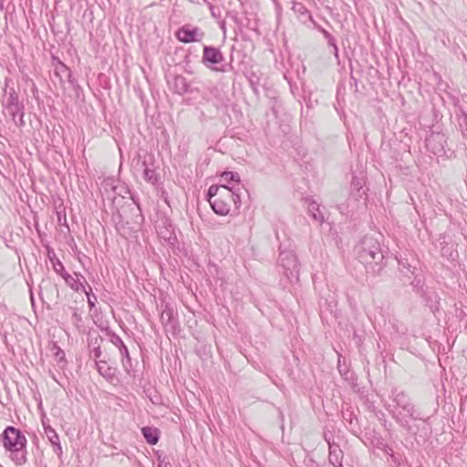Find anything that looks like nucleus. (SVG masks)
Listing matches in <instances>:
<instances>
[{"instance_id": "13", "label": "nucleus", "mask_w": 467, "mask_h": 467, "mask_svg": "<svg viewBox=\"0 0 467 467\" xmlns=\"http://www.w3.org/2000/svg\"><path fill=\"white\" fill-rule=\"evenodd\" d=\"M96 368L99 375L107 381L112 382L116 379V368L109 366L106 361H96Z\"/></svg>"}, {"instance_id": "14", "label": "nucleus", "mask_w": 467, "mask_h": 467, "mask_svg": "<svg viewBox=\"0 0 467 467\" xmlns=\"http://www.w3.org/2000/svg\"><path fill=\"white\" fill-rule=\"evenodd\" d=\"M292 10L297 16V17L304 23H306L307 20H313L309 11L301 3L292 1Z\"/></svg>"}, {"instance_id": "26", "label": "nucleus", "mask_w": 467, "mask_h": 467, "mask_svg": "<svg viewBox=\"0 0 467 467\" xmlns=\"http://www.w3.org/2000/svg\"><path fill=\"white\" fill-rule=\"evenodd\" d=\"M87 296L88 304L90 308H93L97 302V296L94 294H91V287L88 285V290L84 292Z\"/></svg>"}, {"instance_id": "17", "label": "nucleus", "mask_w": 467, "mask_h": 467, "mask_svg": "<svg viewBox=\"0 0 467 467\" xmlns=\"http://www.w3.org/2000/svg\"><path fill=\"white\" fill-rule=\"evenodd\" d=\"M141 432L148 443L154 445L158 442L160 438L158 429L151 427H144L141 429Z\"/></svg>"}, {"instance_id": "22", "label": "nucleus", "mask_w": 467, "mask_h": 467, "mask_svg": "<svg viewBox=\"0 0 467 467\" xmlns=\"http://www.w3.org/2000/svg\"><path fill=\"white\" fill-rule=\"evenodd\" d=\"M45 434L47 437L48 441L53 443H57L59 441V437L56 431L50 426H44Z\"/></svg>"}, {"instance_id": "8", "label": "nucleus", "mask_w": 467, "mask_h": 467, "mask_svg": "<svg viewBox=\"0 0 467 467\" xmlns=\"http://www.w3.org/2000/svg\"><path fill=\"white\" fill-rule=\"evenodd\" d=\"M393 407L401 409L403 415L406 417L414 416V406L411 404L410 398L403 391L393 389L391 394Z\"/></svg>"}, {"instance_id": "10", "label": "nucleus", "mask_w": 467, "mask_h": 467, "mask_svg": "<svg viewBox=\"0 0 467 467\" xmlns=\"http://www.w3.org/2000/svg\"><path fill=\"white\" fill-rule=\"evenodd\" d=\"M243 187H235L233 186H223L221 190V196L223 201H224L227 205H229V209H231V204L233 203L235 209H239L241 205V191Z\"/></svg>"}, {"instance_id": "40", "label": "nucleus", "mask_w": 467, "mask_h": 467, "mask_svg": "<svg viewBox=\"0 0 467 467\" xmlns=\"http://www.w3.org/2000/svg\"><path fill=\"white\" fill-rule=\"evenodd\" d=\"M342 371H344V368H341V369L339 368V373L342 374Z\"/></svg>"}, {"instance_id": "31", "label": "nucleus", "mask_w": 467, "mask_h": 467, "mask_svg": "<svg viewBox=\"0 0 467 467\" xmlns=\"http://www.w3.org/2000/svg\"><path fill=\"white\" fill-rule=\"evenodd\" d=\"M434 141L433 135H431L430 138L426 139V146L427 148L431 147V144Z\"/></svg>"}, {"instance_id": "21", "label": "nucleus", "mask_w": 467, "mask_h": 467, "mask_svg": "<svg viewBox=\"0 0 467 467\" xmlns=\"http://www.w3.org/2000/svg\"><path fill=\"white\" fill-rule=\"evenodd\" d=\"M142 166L144 167V171H143V177H144V179L147 182H150L151 183H155L157 182V174H156L155 171L152 170V169H150L146 165L145 161L142 162Z\"/></svg>"}, {"instance_id": "36", "label": "nucleus", "mask_w": 467, "mask_h": 467, "mask_svg": "<svg viewBox=\"0 0 467 467\" xmlns=\"http://www.w3.org/2000/svg\"><path fill=\"white\" fill-rule=\"evenodd\" d=\"M448 97H449V99L451 100V103H452L453 105H455V104H456V102H457V99H456L455 97L451 96V94H449V93H448Z\"/></svg>"}, {"instance_id": "18", "label": "nucleus", "mask_w": 467, "mask_h": 467, "mask_svg": "<svg viewBox=\"0 0 467 467\" xmlns=\"http://www.w3.org/2000/svg\"><path fill=\"white\" fill-rule=\"evenodd\" d=\"M308 213L312 216V218L319 223H323L325 220L324 214L321 212L319 205L317 202L312 201L308 203Z\"/></svg>"}, {"instance_id": "16", "label": "nucleus", "mask_w": 467, "mask_h": 467, "mask_svg": "<svg viewBox=\"0 0 467 467\" xmlns=\"http://www.w3.org/2000/svg\"><path fill=\"white\" fill-rule=\"evenodd\" d=\"M221 181L224 182L223 185L242 187L240 184V176L237 172L224 171L221 175Z\"/></svg>"}, {"instance_id": "19", "label": "nucleus", "mask_w": 467, "mask_h": 467, "mask_svg": "<svg viewBox=\"0 0 467 467\" xmlns=\"http://www.w3.org/2000/svg\"><path fill=\"white\" fill-rule=\"evenodd\" d=\"M174 89L181 95L189 91V84L184 77L176 76L174 78Z\"/></svg>"}, {"instance_id": "32", "label": "nucleus", "mask_w": 467, "mask_h": 467, "mask_svg": "<svg viewBox=\"0 0 467 467\" xmlns=\"http://www.w3.org/2000/svg\"><path fill=\"white\" fill-rule=\"evenodd\" d=\"M73 318H74V319H75V321H77V322L81 321V316H80V314H78L77 311H75V312L73 313Z\"/></svg>"}, {"instance_id": "2", "label": "nucleus", "mask_w": 467, "mask_h": 467, "mask_svg": "<svg viewBox=\"0 0 467 467\" xmlns=\"http://www.w3.org/2000/svg\"><path fill=\"white\" fill-rule=\"evenodd\" d=\"M26 443V436L18 429L8 426L4 431V448L9 452L11 460L18 466H23L27 462Z\"/></svg>"}, {"instance_id": "20", "label": "nucleus", "mask_w": 467, "mask_h": 467, "mask_svg": "<svg viewBox=\"0 0 467 467\" xmlns=\"http://www.w3.org/2000/svg\"><path fill=\"white\" fill-rule=\"evenodd\" d=\"M49 259L53 264L54 271L64 279V276H67L68 273L65 270L62 262L59 259L56 258L55 254H53V257H51V255L49 254Z\"/></svg>"}, {"instance_id": "29", "label": "nucleus", "mask_w": 467, "mask_h": 467, "mask_svg": "<svg viewBox=\"0 0 467 467\" xmlns=\"http://www.w3.org/2000/svg\"><path fill=\"white\" fill-rule=\"evenodd\" d=\"M52 445L55 446V451L59 455L62 453V447L60 445V441H58L57 443H53Z\"/></svg>"}, {"instance_id": "1", "label": "nucleus", "mask_w": 467, "mask_h": 467, "mask_svg": "<svg viewBox=\"0 0 467 467\" xmlns=\"http://www.w3.org/2000/svg\"><path fill=\"white\" fill-rule=\"evenodd\" d=\"M358 261L373 274H379L384 255L379 242L372 236H364L355 248Z\"/></svg>"}, {"instance_id": "11", "label": "nucleus", "mask_w": 467, "mask_h": 467, "mask_svg": "<svg viewBox=\"0 0 467 467\" xmlns=\"http://www.w3.org/2000/svg\"><path fill=\"white\" fill-rule=\"evenodd\" d=\"M325 440L327 441V442L328 444V449H329L328 461H329V462L335 467H341L342 466V459H343L342 450L337 443L331 441V438L328 437L327 433H325Z\"/></svg>"}, {"instance_id": "41", "label": "nucleus", "mask_w": 467, "mask_h": 467, "mask_svg": "<svg viewBox=\"0 0 467 467\" xmlns=\"http://www.w3.org/2000/svg\"><path fill=\"white\" fill-rule=\"evenodd\" d=\"M0 9H3V4H0Z\"/></svg>"}, {"instance_id": "39", "label": "nucleus", "mask_w": 467, "mask_h": 467, "mask_svg": "<svg viewBox=\"0 0 467 467\" xmlns=\"http://www.w3.org/2000/svg\"><path fill=\"white\" fill-rule=\"evenodd\" d=\"M342 371H344V368H341V369L339 368V373L342 374Z\"/></svg>"}, {"instance_id": "15", "label": "nucleus", "mask_w": 467, "mask_h": 467, "mask_svg": "<svg viewBox=\"0 0 467 467\" xmlns=\"http://www.w3.org/2000/svg\"><path fill=\"white\" fill-rule=\"evenodd\" d=\"M209 202L213 212L219 215H226L230 212L229 205L223 201L221 195L213 200H209Z\"/></svg>"}, {"instance_id": "33", "label": "nucleus", "mask_w": 467, "mask_h": 467, "mask_svg": "<svg viewBox=\"0 0 467 467\" xmlns=\"http://www.w3.org/2000/svg\"><path fill=\"white\" fill-rule=\"evenodd\" d=\"M208 5H209V9L211 11V14L213 16H216V14H215V7L211 4V3H208Z\"/></svg>"}, {"instance_id": "24", "label": "nucleus", "mask_w": 467, "mask_h": 467, "mask_svg": "<svg viewBox=\"0 0 467 467\" xmlns=\"http://www.w3.org/2000/svg\"><path fill=\"white\" fill-rule=\"evenodd\" d=\"M173 317V310L168 306L162 310L161 319L163 324L169 323Z\"/></svg>"}, {"instance_id": "25", "label": "nucleus", "mask_w": 467, "mask_h": 467, "mask_svg": "<svg viewBox=\"0 0 467 467\" xmlns=\"http://www.w3.org/2000/svg\"><path fill=\"white\" fill-rule=\"evenodd\" d=\"M224 185H212L210 186L209 190H208V193H207V196H208V201L209 200H213L214 198H217L218 196H220V192H221V190L223 189Z\"/></svg>"}, {"instance_id": "37", "label": "nucleus", "mask_w": 467, "mask_h": 467, "mask_svg": "<svg viewBox=\"0 0 467 467\" xmlns=\"http://www.w3.org/2000/svg\"><path fill=\"white\" fill-rule=\"evenodd\" d=\"M159 467H171V464L162 461L159 463Z\"/></svg>"}, {"instance_id": "6", "label": "nucleus", "mask_w": 467, "mask_h": 467, "mask_svg": "<svg viewBox=\"0 0 467 467\" xmlns=\"http://www.w3.org/2000/svg\"><path fill=\"white\" fill-rule=\"evenodd\" d=\"M52 66L54 70V76L58 79L61 88H65V84L67 81L71 86L75 85V80L72 78V73L69 67H67L58 58L52 57Z\"/></svg>"}, {"instance_id": "9", "label": "nucleus", "mask_w": 467, "mask_h": 467, "mask_svg": "<svg viewBox=\"0 0 467 467\" xmlns=\"http://www.w3.org/2000/svg\"><path fill=\"white\" fill-rule=\"evenodd\" d=\"M109 342L112 343L119 351L121 356V363L127 373H130L132 365L131 358L128 350V348L120 338V337L115 333H109Z\"/></svg>"}, {"instance_id": "34", "label": "nucleus", "mask_w": 467, "mask_h": 467, "mask_svg": "<svg viewBox=\"0 0 467 467\" xmlns=\"http://www.w3.org/2000/svg\"><path fill=\"white\" fill-rule=\"evenodd\" d=\"M321 32H322V34H323V36H325L326 39H327L330 36H332L329 32H327L325 29H322Z\"/></svg>"}, {"instance_id": "5", "label": "nucleus", "mask_w": 467, "mask_h": 467, "mask_svg": "<svg viewBox=\"0 0 467 467\" xmlns=\"http://www.w3.org/2000/svg\"><path fill=\"white\" fill-rule=\"evenodd\" d=\"M224 60V57L219 48L214 47L205 46L203 47L202 53V63L213 71L215 72H226L227 66L221 65L217 67L216 65L221 64Z\"/></svg>"}, {"instance_id": "28", "label": "nucleus", "mask_w": 467, "mask_h": 467, "mask_svg": "<svg viewBox=\"0 0 467 467\" xmlns=\"http://www.w3.org/2000/svg\"><path fill=\"white\" fill-rule=\"evenodd\" d=\"M102 352L100 349V347H94L90 349V356L93 357L95 359L100 358Z\"/></svg>"}, {"instance_id": "4", "label": "nucleus", "mask_w": 467, "mask_h": 467, "mask_svg": "<svg viewBox=\"0 0 467 467\" xmlns=\"http://www.w3.org/2000/svg\"><path fill=\"white\" fill-rule=\"evenodd\" d=\"M278 264L282 268L283 275L290 283H295L299 280V263L293 251H281Z\"/></svg>"}, {"instance_id": "23", "label": "nucleus", "mask_w": 467, "mask_h": 467, "mask_svg": "<svg viewBox=\"0 0 467 467\" xmlns=\"http://www.w3.org/2000/svg\"><path fill=\"white\" fill-rule=\"evenodd\" d=\"M350 187H351L352 191H356L357 193L359 196H361L360 191L363 188V181H362V179H360V178H358L357 176H353L352 180H351V182H350Z\"/></svg>"}, {"instance_id": "7", "label": "nucleus", "mask_w": 467, "mask_h": 467, "mask_svg": "<svg viewBox=\"0 0 467 467\" xmlns=\"http://www.w3.org/2000/svg\"><path fill=\"white\" fill-rule=\"evenodd\" d=\"M175 36L180 42L188 44L202 40L204 33L199 27L185 25L176 31Z\"/></svg>"}, {"instance_id": "38", "label": "nucleus", "mask_w": 467, "mask_h": 467, "mask_svg": "<svg viewBox=\"0 0 467 467\" xmlns=\"http://www.w3.org/2000/svg\"><path fill=\"white\" fill-rule=\"evenodd\" d=\"M390 457L394 462H396V457L393 454H390Z\"/></svg>"}, {"instance_id": "12", "label": "nucleus", "mask_w": 467, "mask_h": 467, "mask_svg": "<svg viewBox=\"0 0 467 467\" xmlns=\"http://www.w3.org/2000/svg\"><path fill=\"white\" fill-rule=\"evenodd\" d=\"M64 280L66 284L76 292H86L87 290L84 285V283H86V279L81 274L75 273V276L68 274L67 276H64Z\"/></svg>"}, {"instance_id": "3", "label": "nucleus", "mask_w": 467, "mask_h": 467, "mask_svg": "<svg viewBox=\"0 0 467 467\" xmlns=\"http://www.w3.org/2000/svg\"><path fill=\"white\" fill-rule=\"evenodd\" d=\"M5 97L2 101L3 116L6 122H11L16 128H23L26 125L25 117V105L20 101L18 94L14 88L9 92L5 90Z\"/></svg>"}, {"instance_id": "30", "label": "nucleus", "mask_w": 467, "mask_h": 467, "mask_svg": "<svg viewBox=\"0 0 467 467\" xmlns=\"http://www.w3.org/2000/svg\"><path fill=\"white\" fill-rule=\"evenodd\" d=\"M57 358H59V360H63L65 357V353L63 350H61L59 348H57V351L56 353Z\"/></svg>"}, {"instance_id": "27", "label": "nucleus", "mask_w": 467, "mask_h": 467, "mask_svg": "<svg viewBox=\"0 0 467 467\" xmlns=\"http://www.w3.org/2000/svg\"><path fill=\"white\" fill-rule=\"evenodd\" d=\"M327 40L328 45L333 47L335 57H338V48H337V46L336 43V39L334 38V36H330Z\"/></svg>"}, {"instance_id": "35", "label": "nucleus", "mask_w": 467, "mask_h": 467, "mask_svg": "<svg viewBox=\"0 0 467 467\" xmlns=\"http://www.w3.org/2000/svg\"><path fill=\"white\" fill-rule=\"evenodd\" d=\"M400 266L401 271H402V268H406L409 272H410V265L407 266L405 263L400 262Z\"/></svg>"}]
</instances>
